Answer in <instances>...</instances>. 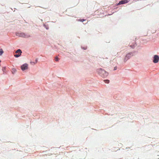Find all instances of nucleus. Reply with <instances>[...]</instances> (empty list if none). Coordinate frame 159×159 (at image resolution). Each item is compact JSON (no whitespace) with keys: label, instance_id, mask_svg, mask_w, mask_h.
<instances>
[{"label":"nucleus","instance_id":"3","mask_svg":"<svg viewBox=\"0 0 159 159\" xmlns=\"http://www.w3.org/2000/svg\"><path fill=\"white\" fill-rule=\"evenodd\" d=\"M135 52V51L131 52L126 54L124 60V61L125 62L127 60L130 59L131 57L133 56L134 53Z\"/></svg>","mask_w":159,"mask_h":159},{"label":"nucleus","instance_id":"10","mask_svg":"<svg viewBox=\"0 0 159 159\" xmlns=\"http://www.w3.org/2000/svg\"><path fill=\"white\" fill-rule=\"evenodd\" d=\"M3 53V51L2 49H1L0 50V56H1Z\"/></svg>","mask_w":159,"mask_h":159},{"label":"nucleus","instance_id":"18","mask_svg":"<svg viewBox=\"0 0 159 159\" xmlns=\"http://www.w3.org/2000/svg\"><path fill=\"white\" fill-rule=\"evenodd\" d=\"M82 48H83V49H84V50H86L87 49V48L86 47H83V48L82 47Z\"/></svg>","mask_w":159,"mask_h":159},{"label":"nucleus","instance_id":"19","mask_svg":"<svg viewBox=\"0 0 159 159\" xmlns=\"http://www.w3.org/2000/svg\"><path fill=\"white\" fill-rule=\"evenodd\" d=\"M130 46L132 48H134V45H133V46H131V45Z\"/></svg>","mask_w":159,"mask_h":159},{"label":"nucleus","instance_id":"17","mask_svg":"<svg viewBox=\"0 0 159 159\" xmlns=\"http://www.w3.org/2000/svg\"><path fill=\"white\" fill-rule=\"evenodd\" d=\"M117 69V67L116 66V67H114V70H116Z\"/></svg>","mask_w":159,"mask_h":159},{"label":"nucleus","instance_id":"20","mask_svg":"<svg viewBox=\"0 0 159 159\" xmlns=\"http://www.w3.org/2000/svg\"><path fill=\"white\" fill-rule=\"evenodd\" d=\"M41 20L42 21H43V20Z\"/></svg>","mask_w":159,"mask_h":159},{"label":"nucleus","instance_id":"4","mask_svg":"<svg viewBox=\"0 0 159 159\" xmlns=\"http://www.w3.org/2000/svg\"><path fill=\"white\" fill-rule=\"evenodd\" d=\"M159 60V57L158 55H156L154 56L153 62L154 63H157Z\"/></svg>","mask_w":159,"mask_h":159},{"label":"nucleus","instance_id":"13","mask_svg":"<svg viewBox=\"0 0 159 159\" xmlns=\"http://www.w3.org/2000/svg\"><path fill=\"white\" fill-rule=\"evenodd\" d=\"M55 59L56 61H58L59 60V58L57 57H55Z\"/></svg>","mask_w":159,"mask_h":159},{"label":"nucleus","instance_id":"8","mask_svg":"<svg viewBox=\"0 0 159 159\" xmlns=\"http://www.w3.org/2000/svg\"><path fill=\"white\" fill-rule=\"evenodd\" d=\"M16 71V70L15 68L12 69V73L13 74H14Z\"/></svg>","mask_w":159,"mask_h":159},{"label":"nucleus","instance_id":"2","mask_svg":"<svg viewBox=\"0 0 159 159\" xmlns=\"http://www.w3.org/2000/svg\"><path fill=\"white\" fill-rule=\"evenodd\" d=\"M16 35L17 36L25 38H28L30 37V35L22 32H17Z\"/></svg>","mask_w":159,"mask_h":159},{"label":"nucleus","instance_id":"9","mask_svg":"<svg viewBox=\"0 0 159 159\" xmlns=\"http://www.w3.org/2000/svg\"><path fill=\"white\" fill-rule=\"evenodd\" d=\"M21 54L18 53V54H16L14 55V56L16 58H17L19 57H20Z\"/></svg>","mask_w":159,"mask_h":159},{"label":"nucleus","instance_id":"16","mask_svg":"<svg viewBox=\"0 0 159 159\" xmlns=\"http://www.w3.org/2000/svg\"><path fill=\"white\" fill-rule=\"evenodd\" d=\"M6 68L5 67H3L2 68V70H3V71H4L6 70Z\"/></svg>","mask_w":159,"mask_h":159},{"label":"nucleus","instance_id":"12","mask_svg":"<svg viewBox=\"0 0 159 159\" xmlns=\"http://www.w3.org/2000/svg\"><path fill=\"white\" fill-rule=\"evenodd\" d=\"M43 26L46 29L48 30L49 29V28L48 27H47L45 24H44L43 25Z\"/></svg>","mask_w":159,"mask_h":159},{"label":"nucleus","instance_id":"6","mask_svg":"<svg viewBox=\"0 0 159 159\" xmlns=\"http://www.w3.org/2000/svg\"><path fill=\"white\" fill-rule=\"evenodd\" d=\"M128 2V0H121L119 2L118 5H121L127 3Z\"/></svg>","mask_w":159,"mask_h":159},{"label":"nucleus","instance_id":"11","mask_svg":"<svg viewBox=\"0 0 159 159\" xmlns=\"http://www.w3.org/2000/svg\"><path fill=\"white\" fill-rule=\"evenodd\" d=\"M104 81L105 83L107 84L109 83V80H104Z\"/></svg>","mask_w":159,"mask_h":159},{"label":"nucleus","instance_id":"14","mask_svg":"<svg viewBox=\"0 0 159 159\" xmlns=\"http://www.w3.org/2000/svg\"><path fill=\"white\" fill-rule=\"evenodd\" d=\"M38 58H37L35 60V62H33V63L34 64H36V63H37V61H38Z\"/></svg>","mask_w":159,"mask_h":159},{"label":"nucleus","instance_id":"15","mask_svg":"<svg viewBox=\"0 0 159 159\" xmlns=\"http://www.w3.org/2000/svg\"><path fill=\"white\" fill-rule=\"evenodd\" d=\"M84 20H85L84 19H80L79 20V21L81 22H83Z\"/></svg>","mask_w":159,"mask_h":159},{"label":"nucleus","instance_id":"5","mask_svg":"<svg viewBox=\"0 0 159 159\" xmlns=\"http://www.w3.org/2000/svg\"><path fill=\"white\" fill-rule=\"evenodd\" d=\"M21 68L22 71L27 70L28 69V65L26 63L22 65L21 66Z\"/></svg>","mask_w":159,"mask_h":159},{"label":"nucleus","instance_id":"1","mask_svg":"<svg viewBox=\"0 0 159 159\" xmlns=\"http://www.w3.org/2000/svg\"><path fill=\"white\" fill-rule=\"evenodd\" d=\"M97 71L99 74L102 77H105L108 75V73L107 72L102 68L97 69Z\"/></svg>","mask_w":159,"mask_h":159},{"label":"nucleus","instance_id":"7","mask_svg":"<svg viewBox=\"0 0 159 159\" xmlns=\"http://www.w3.org/2000/svg\"><path fill=\"white\" fill-rule=\"evenodd\" d=\"M22 52L21 51V50L20 49H18L15 52L16 53L21 54Z\"/></svg>","mask_w":159,"mask_h":159}]
</instances>
